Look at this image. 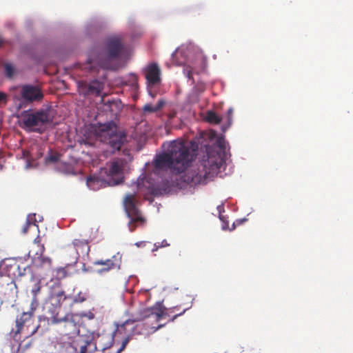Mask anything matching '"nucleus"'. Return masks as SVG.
<instances>
[{
	"label": "nucleus",
	"instance_id": "58836bf2",
	"mask_svg": "<svg viewBox=\"0 0 353 353\" xmlns=\"http://www.w3.org/2000/svg\"><path fill=\"white\" fill-rule=\"evenodd\" d=\"M32 225L31 224L26 222L25 225H23V228H22V233L23 234H26L28 231V229L30 228V226Z\"/></svg>",
	"mask_w": 353,
	"mask_h": 353
},
{
	"label": "nucleus",
	"instance_id": "1a4fd4ad",
	"mask_svg": "<svg viewBox=\"0 0 353 353\" xmlns=\"http://www.w3.org/2000/svg\"><path fill=\"white\" fill-rule=\"evenodd\" d=\"M21 97L28 103L40 102L43 98V93L38 86L25 85L21 88Z\"/></svg>",
	"mask_w": 353,
	"mask_h": 353
},
{
	"label": "nucleus",
	"instance_id": "7ed1b4c3",
	"mask_svg": "<svg viewBox=\"0 0 353 353\" xmlns=\"http://www.w3.org/2000/svg\"><path fill=\"white\" fill-rule=\"evenodd\" d=\"M90 137L105 143L111 153H115L121 149L127 142V134L118 130L113 122L106 123L92 124L87 128Z\"/></svg>",
	"mask_w": 353,
	"mask_h": 353
},
{
	"label": "nucleus",
	"instance_id": "c9c22d12",
	"mask_svg": "<svg viewBox=\"0 0 353 353\" xmlns=\"http://www.w3.org/2000/svg\"><path fill=\"white\" fill-rule=\"evenodd\" d=\"M129 341V337H126L122 342L121 346L117 350L116 353H121L127 345Z\"/></svg>",
	"mask_w": 353,
	"mask_h": 353
},
{
	"label": "nucleus",
	"instance_id": "dca6fc26",
	"mask_svg": "<svg viewBox=\"0 0 353 353\" xmlns=\"http://www.w3.org/2000/svg\"><path fill=\"white\" fill-rule=\"evenodd\" d=\"M106 96L105 94L101 96V102L103 103L105 107V110L109 111L112 114L116 115L121 110V103L119 100H108L104 101V98Z\"/></svg>",
	"mask_w": 353,
	"mask_h": 353
},
{
	"label": "nucleus",
	"instance_id": "393cba45",
	"mask_svg": "<svg viewBox=\"0 0 353 353\" xmlns=\"http://www.w3.org/2000/svg\"><path fill=\"white\" fill-rule=\"evenodd\" d=\"M5 74L8 78H12L15 69L14 66L10 63H6L3 65Z\"/></svg>",
	"mask_w": 353,
	"mask_h": 353
},
{
	"label": "nucleus",
	"instance_id": "c03bdc74",
	"mask_svg": "<svg viewBox=\"0 0 353 353\" xmlns=\"http://www.w3.org/2000/svg\"><path fill=\"white\" fill-rule=\"evenodd\" d=\"M31 302H33V303H39V299L37 298V296H32V301Z\"/></svg>",
	"mask_w": 353,
	"mask_h": 353
},
{
	"label": "nucleus",
	"instance_id": "4be33fe9",
	"mask_svg": "<svg viewBox=\"0 0 353 353\" xmlns=\"http://www.w3.org/2000/svg\"><path fill=\"white\" fill-rule=\"evenodd\" d=\"M165 105V101L163 99H159L156 105H152L150 103L145 104L143 110L145 113H153L160 110Z\"/></svg>",
	"mask_w": 353,
	"mask_h": 353
},
{
	"label": "nucleus",
	"instance_id": "ddd939ff",
	"mask_svg": "<svg viewBox=\"0 0 353 353\" xmlns=\"http://www.w3.org/2000/svg\"><path fill=\"white\" fill-rule=\"evenodd\" d=\"M120 181H113L107 182L105 179L96 176L92 175L87 178L86 183L89 188L93 190H97L101 188L106 187L108 185H114L120 183Z\"/></svg>",
	"mask_w": 353,
	"mask_h": 353
},
{
	"label": "nucleus",
	"instance_id": "8fccbe9b",
	"mask_svg": "<svg viewBox=\"0 0 353 353\" xmlns=\"http://www.w3.org/2000/svg\"><path fill=\"white\" fill-rule=\"evenodd\" d=\"M2 167H3V166L0 165V169H1V168H2Z\"/></svg>",
	"mask_w": 353,
	"mask_h": 353
},
{
	"label": "nucleus",
	"instance_id": "c756f323",
	"mask_svg": "<svg viewBox=\"0 0 353 353\" xmlns=\"http://www.w3.org/2000/svg\"><path fill=\"white\" fill-rule=\"evenodd\" d=\"M59 159V155L58 154H50L46 157L47 162L55 163Z\"/></svg>",
	"mask_w": 353,
	"mask_h": 353
},
{
	"label": "nucleus",
	"instance_id": "37998d69",
	"mask_svg": "<svg viewBox=\"0 0 353 353\" xmlns=\"http://www.w3.org/2000/svg\"><path fill=\"white\" fill-rule=\"evenodd\" d=\"M232 113H233V109H232V108H229V109L228 110V118H229V119H231V117H232Z\"/></svg>",
	"mask_w": 353,
	"mask_h": 353
},
{
	"label": "nucleus",
	"instance_id": "49530a36",
	"mask_svg": "<svg viewBox=\"0 0 353 353\" xmlns=\"http://www.w3.org/2000/svg\"><path fill=\"white\" fill-rule=\"evenodd\" d=\"M38 327H39V325H37V326L36 327V328H35V329L32 332V334H34V333L37 332V330Z\"/></svg>",
	"mask_w": 353,
	"mask_h": 353
},
{
	"label": "nucleus",
	"instance_id": "2eb2a0df",
	"mask_svg": "<svg viewBox=\"0 0 353 353\" xmlns=\"http://www.w3.org/2000/svg\"><path fill=\"white\" fill-rule=\"evenodd\" d=\"M62 254L67 265H75L79 258V253H77L75 247L71 245H68L63 249Z\"/></svg>",
	"mask_w": 353,
	"mask_h": 353
},
{
	"label": "nucleus",
	"instance_id": "a18cd8bd",
	"mask_svg": "<svg viewBox=\"0 0 353 353\" xmlns=\"http://www.w3.org/2000/svg\"><path fill=\"white\" fill-rule=\"evenodd\" d=\"M165 324H161V325H159L158 327H155V330H157L158 329L162 327L163 326H164Z\"/></svg>",
	"mask_w": 353,
	"mask_h": 353
},
{
	"label": "nucleus",
	"instance_id": "a878e982",
	"mask_svg": "<svg viewBox=\"0 0 353 353\" xmlns=\"http://www.w3.org/2000/svg\"><path fill=\"white\" fill-rule=\"evenodd\" d=\"M41 238L39 236H37V237L34 240V244L37 245L39 247V251L36 252V254L42 255L45 250L44 245L41 243Z\"/></svg>",
	"mask_w": 353,
	"mask_h": 353
},
{
	"label": "nucleus",
	"instance_id": "de8ad7c7",
	"mask_svg": "<svg viewBox=\"0 0 353 353\" xmlns=\"http://www.w3.org/2000/svg\"><path fill=\"white\" fill-rule=\"evenodd\" d=\"M235 228V224L234 223L232 224V228L230 229V230H233Z\"/></svg>",
	"mask_w": 353,
	"mask_h": 353
},
{
	"label": "nucleus",
	"instance_id": "4468645a",
	"mask_svg": "<svg viewBox=\"0 0 353 353\" xmlns=\"http://www.w3.org/2000/svg\"><path fill=\"white\" fill-rule=\"evenodd\" d=\"M125 160L122 158H117L114 159L111 163L109 168V175L112 177L114 176H120V179L118 181L123 180V177L121 176L123 174V170L125 164ZM121 181L120 183H121Z\"/></svg>",
	"mask_w": 353,
	"mask_h": 353
},
{
	"label": "nucleus",
	"instance_id": "6ab92c4d",
	"mask_svg": "<svg viewBox=\"0 0 353 353\" xmlns=\"http://www.w3.org/2000/svg\"><path fill=\"white\" fill-rule=\"evenodd\" d=\"M34 315L31 314V313H29L28 312H23L22 314L19 318H17L16 319V327L17 330L15 331V334H19L23 328V326L26 323L30 321Z\"/></svg>",
	"mask_w": 353,
	"mask_h": 353
},
{
	"label": "nucleus",
	"instance_id": "7c9ffc66",
	"mask_svg": "<svg viewBox=\"0 0 353 353\" xmlns=\"http://www.w3.org/2000/svg\"><path fill=\"white\" fill-rule=\"evenodd\" d=\"M36 214H29L28 216V218H27V220H26V222L31 224L32 225H34V226H37L38 227V225L36 224Z\"/></svg>",
	"mask_w": 353,
	"mask_h": 353
},
{
	"label": "nucleus",
	"instance_id": "0eeeda50",
	"mask_svg": "<svg viewBox=\"0 0 353 353\" xmlns=\"http://www.w3.org/2000/svg\"><path fill=\"white\" fill-rule=\"evenodd\" d=\"M21 120L24 128L41 132L43 127L50 121L49 113L43 110L33 112L24 111L21 114Z\"/></svg>",
	"mask_w": 353,
	"mask_h": 353
},
{
	"label": "nucleus",
	"instance_id": "473e14b6",
	"mask_svg": "<svg viewBox=\"0 0 353 353\" xmlns=\"http://www.w3.org/2000/svg\"><path fill=\"white\" fill-rule=\"evenodd\" d=\"M8 103V95L0 91V105H6Z\"/></svg>",
	"mask_w": 353,
	"mask_h": 353
},
{
	"label": "nucleus",
	"instance_id": "ea45409f",
	"mask_svg": "<svg viewBox=\"0 0 353 353\" xmlns=\"http://www.w3.org/2000/svg\"><path fill=\"white\" fill-rule=\"evenodd\" d=\"M187 309H184L181 312H179V313H177L176 314L172 316V318L170 319L171 321H174L175 320V319H176V317L182 315L183 314L185 313V312L186 311Z\"/></svg>",
	"mask_w": 353,
	"mask_h": 353
},
{
	"label": "nucleus",
	"instance_id": "f03ea898",
	"mask_svg": "<svg viewBox=\"0 0 353 353\" xmlns=\"http://www.w3.org/2000/svg\"><path fill=\"white\" fill-rule=\"evenodd\" d=\"M124 45L119 36L109 37L103 44L93 50L88 58V65L90 71L98 72L100 69H116L114 61L122 54Z\"/></svg>",
	"mask_w": 353,
	"mask_h": 353
},
{
	"label": "nucleus",
	"instance_id": "f704fd0d",
	"mask_svg": "<svg viewBox=\"0 0 353 353\" xmlns=\"http://www.w3.org/2000/svg\"><path fill=\"white\" fill-rule=\"evenodd\" d=\"M39 305V303L31 302L30 305V310L28 312L31 313V314L34 315V312L37 309Z\"/></svg>",
	"mask_w": 353,
	"mask_h": 353
},
{
	"label": "nucleus",
	"instance_id": "2f4dec72",
	"mask_svg": "<svg viewBox=\"0 0 353 353\" xmlns=\"http://www.w3.org/2000/svg\"><path fill=\"white\" fill-rule=\"evenodd\" d=\"M154 248L152 249L153 252L157 250L159 248H164V247L169 246V243H168L166 240H163L161 243L158 242V243H154Z\"/></svg>",
	"mask_w": 353,
	"mask_h": 353
},
{
	"label": "nucleus",
	"instance_id": "79ce46f5",
	"mask_svg": "<svg viewBox=\"0 0 353 353\" xmlns=\"http://www.w3.org/2000/svg\"><path fill=\"white\" fill-rule=\"evenodd\" d=\"M11 292H12V299L15 300V299L17 297L16 286L14 288V289H11Z\"/></svg>",
	"mask_w": 353,
	"mask_h": 353
},
{
	"label": "nucleus",
	"instance_id": "f3484780",
	"mask_svg": "<svg viewBox=\"0 0 353 353\" xmlns=\"http://www.w3.org/2000/svg\"><path fill=\"white\" fill-rule=\"evenodd\" d=\"M153 310V309L148 310L147 312H148V314H145V316L152 317L155 321H159L163 316H170V314L174 312L175 311L179 312V307L176 306L172 308L168 309L166 312H163L161 309L158 310L156 312H154Z\"/></svg>",
	"mask_w": 353,
	"mask_h": 353
},
{
	"label": "nucleus",
	"instance_id": "09e8293b",
	"mask_svg": "<svg viewBox=\"0 0 353 353\" xmlns=\"http://www.w3.org/2000/svg\"><path fill=\"white\" fill-rule=\"evenodd\" d=\"M142 243V242H140V243H137L136 245L139 247L141 245V244Z\"/></svg>",
	"mask_w": 353,
	"mask_h": 353
},
{
	"label": "nucleus",
	"instance_id": "c85d7f7f",
	"mask_svg": "<svg viewBox=\"0 0 353 353\" xmlns=\"http://www.w3.org/2000/svg\"><path fill=\"white\" fill-rule=\"evenodd\" d=\"M66 276H67V272L64 268H60L57 270V276L59 279H63Z\"/></svg>",
	"mask_w": 353,
	"mask_h": 353
},
{
	"label": "nucleus",
	"instance_id": "bb28decb",
	"mask_svg": "<svg viewBox=\"0 0 353 353\" xmlns=\"http://www.w3.org/2000/svg\"><path fill=\"white\" fill-rule=\"evenodd\" d=\"M87 299V295L85 293L79 292L77 296H74V303H83Z\"/></svg>",
	"mask_w": 353,
	"mask_h": 353
},
{
	"label": "nucleus",
	"instance_id": "a211bd4d",
	"mask_svg": "<svg viewBox=\"0 0 353 353\" xmlns=\"http://www.w3.org/2000/svg\"><path fill=\"white\" fill-rule=\"evenodd\" d=\"M71 245L75 247L77 253H81L83 255H88L90 250V245L86 240L74 239Z\"/></svg>",
	"mask_w": 353,
	"mask_h": 353
},
{
	"label": "nucleus",
	"instance_id": "aec40b11",
	"mask_svg": "<svg viewBox=\"0 0 353 353\" xmlns=\"http://www.w3.org/2000/svg\"><path fill=\"white\" fill-rule=\"evenodd\" d=\"M137 188L139 191H143L144 189L148 190V193L157 194V189L150 183V182L145 179H138Z\"/></svg>",
	"mask_w": 353,
	"mask_h": 353
},
{
	"label": "nucleus",
	"instance_id": "412c9836",
	"mask_svg": "<svg viewBox=\"0 0 353 353\" xmlns=\"http://www.w3.org/2000/svg\"><path fill=\"white\" fill-rule=\"evenodd\" d=\"M135 321L132 319L126 320L123 323L117 325L116 334H128L129 336L134 328Z\"/></svg>",
	"mask_w": 353,
	"mask_h": 353
},
{
	"label": "nucleus",
	"instance_id": "6e6552de",
	"mask_svg": "<svg viewBox=\"0 0 353 353\" xmlns=\"http://www.w3.org/2000/svg\"><path fill=\"white\" fill-rule=\"evenodd\" d=\"M103 89L104 83L97 79L92 80L90 82L83 81L78 83L79 94L84 97H101Z\"/></svg>",
	"mask_w": 353,
	"mask_h": 353
},
{
	"label": "nucleus",
	"instance_id": "b1692460",
	"mask_svg": "<svg viewBox=\"0 0 353 353\" xmlns=\"http://www.w3.org/2000/svg\"><path fill=\"white\" fill-rule=\"evenodd\" d=\"M10 269L8 270V274L12 276L21 275L22 273L19 268V265L17 261H13L12 263L9 265Z\"/></svg>",
	"mask_w": 353,
	"mask_h": 353
},
{
	"label": "nucleus",
	"instance_id": "a19ab883",
	"mask_svg": "<svg viewBox=\"0 0 353 353\" xmlns=\"http://www.w3.org/2000/svg\"><path fill=\"white\" fill-rule=\"evenodd\" d=\"M217 144H218V146L221 148V149H224L225 148V145H224V141L223 139H219L217 141Z\"/></svg>",
	"mask_w": 353,
	"mask_h": 353
},
{
	"label": "nucleus",
	"instance_id": "9b49d317",
	"mask_svg": "<svg viewBox=\"0 0 353 353\" xmlns=\"http://www.w3.org/2000/svg\"><path fill=\"white\" fill-rule=\"evenodd\" d=\"M95 265H101L103 266L101 269L97 270V272L100 274H102L105 272H108L112 270H119L121 268V257L117 256H113L111 259L106 260H97L93 263Z\"/></svg>",
	"mask_w": 353,
	"mask_h": 353
},
{
	"label": "nucleus",
	"instance_id": "5701e85b",
	"mask_svg": "<svg viewBox=\"0 0 353 353\" xmlns=\"http://www.w3.org/2000/svg\"><path fill=\"white\" fill-rule=\"evenodd\" d=\"M206 121L210 123L219 124L221 121V118L213 111H208L206 115Z\"/></svg>",
	"mask_w": 353,
	"mask_h": 353
},
{
	"label": "nucleus",
	"instance_id": "e433bc0d",
	"mask_svg": "<svg viewBox=\"0 0 353 353\" xmlns=\"http://www.w3.org/2000/svg\"><path fill=\"white\" fill-rule=\"evenodd\" d=\"M129 341V337H126L122 342L121 346L117 350L116 353H121L127 345Z\"/></svg>",
	"mask_w": 353,
	"mask_h": 353
},
{
	"label": "nucleus",
	"instance_id": "cd10ccee",
	"mask_svg": "<svg viewBox=\"0 0 353 353\" xmlns=\"http://www.w3.org/2000/svg\"><path fill=\"white\" fill-rule=\"evenodd\" d=\"M41 285L39 283H37L34 285L31 290V294L33 296H37L41 292Z\"/></svg>",
	"mask_w": 353,
	"mask_h": 353
},
{
	"label": "nucleus",
	"instance_id": "4c0bfd02",
	"mask_svg": "<svg viewBox=\"0 0 353 353\" xmlns=\"http://www.w3.org/2000/svg\"><path fill=\"white\" fill-rule=\"evenodd\" d=\"M219 219L223 222L222 229L223 230L228 229L229 227L228 222L225 220V217L223 216L220 215Z\"/></svg>",
	"mask_w": 353,
	"mask_h": 353
},
{
	"label": "nucleus",
	"instance_id": "9d476101",
	"mask_svg": "<svg viewBox=\"0 0 353 353\" xmlns=\"http://www.w3.org/2000/svg\"><path fill=\"white\" fill-rule=\"evenodd\" d=\"M148 86L159 85L161 81V71L157 63H149L143 70Z\"/></svg>",
	"mask_w": 353,
	"mask_h": 353
},
{
	"label": "nucleus",
	"instance_id": "39448f33",
	"mask_svg": "<svg viewBox=\"0 0 353 353\" xmlns=\"http://www.w3.org/2000/svg\"><path fill=\"white\" fill-rule=\"evenodd\" d=\"M223 164V159L218 153H211L207 149L206 155L203 156L199 162L197 172L192 174L190 181L194 183H205L206 179L212 178L216 174Z\"/></svg>",
	"mask_w": 353,
	"mask_h": 353
},
{
	"label": "nucleus",
	"instance_id": "f257e3e1",
	"mask_svg": "<svg viewBox=\"0 0 353 353\" xmlns=\"http://www.w3.org/2000/svg\"><path fill=\"white\" fill-rule=\"evenodd\" d=\"M196 142L176 139L168 143L166 151L157 154L154 161V172L170 170L174 174L184 172L196 156Z\"/></svg>",
	"mask_w": 353,
	"mask_h": 353
},
{
	"label": "nucleus",
	"instance_id": "72a5a7b5",
	"mask_svg": "<svg viewBox=\"0 0 353 353\" xmlns=\"http://www.w3.org/2000/svg\"><path fill=\"white\" fill-rule=\"evenodd\" d=\"M183 73L189 79H192V70L190 66L184 68Z\"/></svg>",
	"mask_w": 353,
	"mask_h": 353
},
{
	"label": "nucleus",
	"instance_id": "20e7f679",
	"mask_svg": "<svg viewBox=\"0 0 353 353\" xmlns=\"http://www.w3.org/2000/svg\"><path fill=\"white\" fill-rule=\"evenodd\" d=\"M66 296L63 290L59 287L53 288L47 302L48 311L51 314V322L54 324L64 323V327H68L70 332L66 333L65 336L75 333L77 327L74 319V314L68 313L63 317H59L58 310L61 308L63 302L65 300Z\"/></svg>",
	"mask_w": 353,
	"mask_h": 353
},
{
	"label": "nucleus",
	"instance_id": "f8f14e48",
	"mask_svg": "<svg viewBox=\"0 0 353 353\" xmlns=\"http://www.w3.org/2000/svg\"><path fill=\"white\" fill-rule=\"evenodd\" d=\"M68 339H71L69 343L77 353H86L88 347L92 344L90 340L81 335H77L72 338L68 337Z\"/></svg>",
	"mask_w": 353,
	"mask_h": 353
},
{
	"label": "nucleus",
	"instance_id": "423d86ee",
	"mask_svg": "<svg viewBox=\"0 0 353 353\" xmlns=\"http://www.w3.org/2000/svg\"><path fill=\"white\" fill-rule=\"evenodd\" d=\"M138 203L136 193L127 194L123 198V208L129 219L128 226L130 232H134L137 228L143 227L146 223V219L137 207Z\"/></svg>",
	"mask_w": 353,
	"mask_h": 353
}]
</instances>
